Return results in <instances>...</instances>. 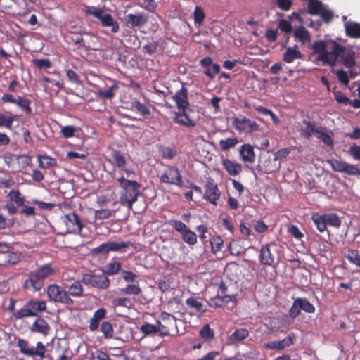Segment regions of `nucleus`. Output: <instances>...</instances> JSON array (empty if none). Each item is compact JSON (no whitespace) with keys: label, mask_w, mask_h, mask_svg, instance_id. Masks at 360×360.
Here are the masks:
<instances>
[{"label":"nucleus","mask_w":360,"mask_h":360,"mask_svg":"<svg viewBox=\"0 0 360 360\" xmlns=\"http://www.w3.org/2000/svg\"><path fill=\"white\" fill-rule=\"evenodd\" d=\"M311 49L314 53L318 54L316 62H322L332 68L338 63H342L347 68H351L356 65L355 52L333 40L315 41Z\"/></svg>","instance_id":"obj_1"},{"label":"nucleus","mask_w":360,"mask_h":360,"mask_svg":"<svg viewBox=\"0 0 360 360\" xmlns=\"http://www.w3.org/2000/svg\"><path fill=\"white\" fill-rule=\"evenodd\" d=\"M117 181L120 187L119 202L122 205L131 210L133 204L141 195V185L136 181L129 180L123 176L118 178Z\"/></svg>","instance_id":"obj_2"},{"label":"nucleus","mask_w":360,"mask_h":360,"mask_svg":"<svg viewBox=\"0 0 360 360\" xmlns=\"http://www.w3.org/2000/svg\"><path fill=\"white\" fill-rule=\"evenodd\" d=\"M56 272V269L51 264H44L37 270L29 274L28 278L25 280L24 286L26 289L39 291L44 286V281L54 275Z\"/></svg>","instance_id":"obj_3"},{"label":"nucleus","mask_w":360,"mask_h":360,"mask_svg":"<svg viewBox=\"0 0 360 360\" xmlns=\"http://www.w3.org/2000/svg\"><path fill=\"white\" fill-rule=\"evenodd\" d=\"M46 303L41 300H32L27 302L24 307L14 314L16 319L35 316L39 313L46 311Z\"/></svg>","instance_id":"obj_4"},{"label":"nucleus","mask_w":360,"mask_h":360,"mask_svg":"<svg viewBox=\"0 0 360 360\" xmlns=\"http://www.w3.org/2000/svg\"><path fill=\"white\" fill-rule=\"evenodd\" d=\"M86 13L91 15L98 19L101 25L105 27H110L113 33H116L119 30L118 23L113 19L112 16L100 8L95 6H89L86 10Z\"/></svg>","instance_id":"obj_5"},{"label":"nucleus","mask_w":360,"mask_h":360,"mask_svg":"<svg viewBox=\"0 0 360 360\" xmlns=\"http://www.w3.org/2000/svg\"><path fill=\"white\" fill-rule=\"evenodd\" d=\"M82 282L93 288L105 290L110 286V280L103 273L101 274H84L82 278Z\"/></svg>","instance_id":"obj_6"},{"label":"nucleus","mask_w":360,"mask_h":360,"mask_svg":"<svg viewBox=\"0 0 360 360\" xmlns=\"http://www.w3.org/2000/svg\"><path fill=\"white\" fill-rule=\"evenodd\" d=\"M46 292L51 301L65 304H73V300L70 297L68 292L57 285H49Z\"/></svg>","instance_id":"obj_7"},{"label":"nucleus","mask_w":360,"mask_h":360,"mask_svg":"<svg viewBox=\"0 0 360 360\" xmlns=\"http://www.w3.org/2000/svg\"><path fill=\"white\" fill-rule=\"evenodd\" d=\"M326 162L335 172L345 173L350 176H360V169L356 165L333 158L328 160Z\"/></svg>","instance_id":"obj_8"},{"label":"nucleus","mask_w":360,"mask_h":360,"mask_svg":"<svg viewBox=\"0 0 360 360\" xmlns=\"http://www.w3.org/2000/svg\"><path fill=\"white\" fill-rule=\"evenodd\" d=\"M130 242H116L108 241L101 244L99 246L94 248L92 252L96 255L108 254L110 252H118L125 249L130 245Z\"/></svg>","instance_id":"obj_9"},{"label":"nucleus","mask_w":360,"mask_h":360,"mask_svg":"<svg viewBox=\"0 0 360 360\" xmlns=\"http://www.w3.org/2000/svg\"><path fill=\"white\" fill-rule=\"evenodd\" d=\"M62 221L66 226L67 233L81 232L83 224L75 212H71L64 215L62 217Z\"/></svg>","instance_id":"obj_10"},{"label":"nucleus","mask_w":360,"mask_h":360,"mask_svg":"<svg viewBox=\"0 0 360 360\" xmlns=\"http://www.w3.org/2000/svg\"><path fill=\"white\" fill-rule=\"evenodd\" d=\"M162 183L181 186L182 184L179 170L174 167H168L160 176Z\"/></svg>","instance_id":"obj_11"},{"label":"nucleus","mask_w":360,"mask_h":360,"mask_svg":"<svg viewBox=\"0 0 360 360\" xmlns=\"http://www.w3.org/2000/svg\"><path fill=\"white\" fill-rule=\"evenodd\" d=\"M295 339L296 335L290 333L283 340L269 342L264 345V347L266 349L281 351L292 345Z\"/></svg>","instance_id":"obj_12"},{"label":"nucleus","mask_w":360,"mask_h":360,"mask_svg":"<svg viewBox=\"0 0 360 360\" xmlns=\"http://www.w3.org/2000/svg\"><path fill=\"white\" fill-rule=\"evenodd\" d=\"M233 126L240 131L250 133L259 130V124L248 118L236 117L233 121Z\"/></svg>","instance_id":"obj_13"},{"label":"nucleus","mask_w":360,"mask_h":360,"mask_svg":"<svg viewBox=\"0 0 360 360\" xmlns=\"http://www.w3.org/2000/svg\"><path fill=\"white\" fill-rule=\"evenodd\" d=\"M274 243L262 245L260 249L259 261L262 264L271 266L274 262V257L271 248L275 247Z\"/></svg>","instance_id":"obj_14"},{"label":"nucleus","mask_w":360,"mask_h":360,"mask_svg":"<svg viewBox=\"0 0 360 360\" xmlns=\"http://www.w3.org/2000/svg\"><path fill=\"white\" fill-rule=\"evenodd\" d=\"M187 94V89L182 86L181 89L173 96L176 106L179 110H185L188 108L189 103Z\"/></svg>","instance_id":"obj_15"},{"label":"nucleus","mask_w":360,"mask_h":360,"mask_svg":"<svg viewBox=\"0 0 360 360\" xmlns=\"http://www.w3.org/2000/svg\"><path fill=\"white\" fill-rule=\"evenodd\" d=\"M220 196V191L217 185L212 182H208L205 186L204 198L207 199L212 204L216 205L217 200Z\"/></svg>","instance_id":"obj_16"},{"label":"nucleus","mask_w":360,"mask_h":360,"mask_svg":"<svg viewBox=\"0 0 360 360\" xmlns=\"http://www.w3.org/2000/svg\"><path fill=\"white\" fill-rule=\"evenodd\" d=\"M30 330L33 333H38L44 336H46L50 331V327L46 320L42 318H38L31 326Z\"/></svg>","instance_id":"obj_17"},{"label":"nucleus","mask_w":360,"mask_h":360,"mask_svg":"<svg viewBox=\"0 0 360 360\" xmlns=\"http://www.w3.org/2000/svg\"><path fill=\"white\" fill-rule=\"evenodd\" d=\"M148 21V17L145 14H128L126 16V22L131 27L142 26Z\"/></svg>","instance_id":"obj_18"},{"label":"nucleus","mask_w":360,"mask_h":360,"mask_svg":"<svg viewBox=\"0 0 360 360\" xmlns=\"http://www.w3.org/2000/svg\"><path fill=\"white\" fill-rule=\"evenodd\" d=\"M21 259V253L18 251H14L13 248H11L5 255L4 258L1 259L2 266H7L8 264L14 265L18 263Z\"/></svg>","instance_id":"obj_19"},{"label":"nucleus","mask_w":360,"mask_h":360,"mask_svg":"<svg viewBox=\"0 0 360 360\" xmlns=\"http://www.w3.org/2000/svg\"><path fill=\"white\" fill-rule=\"evenodd\" d=\"M106 310L103 308L98 309L94 313L89 321V330L95 331L99 326L100 321L105 318Z\"/></svg>","instance_id":"obj_20"},{"label":"nucleus","mask_w":360,"mask_h":360,"mask_svg":"<svg viewBox=\"0 0 360 360\" xmlns=\"http://www.w3.org/2000/svg\"><path fill=\"white\" fill-rule=\"evenodd\" d=\"M302 57V53L297 49L296 46L287 47L283 54V60L285 63H292L296 59H300Z\"/></svg>","instance_id":"obj_21"},{"label":"nucleus","mask_w":360,"mask_h":360,"mask_svg":"<svg viewBox=\"0 0 360 360\" xmlns=\"http://www.w3.org/2000/svg\"><path fill=\"white\" fill-rule=\"evenodd\" d=\"M289 154V150L288 149H281L278 150L276 153H274L273 162H274V166L270 167L269 168L266 169V172H272L278 170L280 167V162L279 161L281 160L283 158H285Z\"/></svg>","instance_id":"obj_22"},{"label":"nucleus","mask_w":360,"mask_h":360,"mask_svg":"<svg viewBox=\"0 0 360 360\" xmlns=\"http://www.w3.org/2000/svg\"><path fill=\"white\" fill-rule=\"evenodd\" d=\"M248 336V330L246 328H238L229 336L228 341L229 344L234 345L245 340Z\"/></svg>","instance_id":"obj_23"},{"label":"nucleus","mask_w":360,"mask_h":360,"mask_svg":"<svg viewBox=\"0 0 360 360\" xmlns=\"http://www.w3.org/2000/svg\"><path fill=\"white\" fill-rule=\"evenodd\" d=\"M347 35L353 38H360V24L355 22H347L345 24Z\"/></svg>","instance_id":"obj_24"},{"label":"nucleus","mask_w":360,"mask_h":360,"mask_svg":"<svg viewBox=\"0 0 360 360\" xmlns=\"http://www.w3.org/2000/svg\"><path fill=\"white\" fill-rule=\"evenodd\" d=\"M242 159L245 162H253L255 160V153L253 148L250 144H244L240 151Z\"/></svg>","instance_id":"obj_25"},{"label":"nucleus","mask_w":360,"mask_h":360,"mask_svg":"<svg viewBox=\"0 0 360 360\" xmlns=\"http://www.w3.org/2000/svg\"><path fill=\"white\" fill-rule=\"evenodd\" d=\"M330 134H332V132L330 131L329 133L327 129L323 127H317L316 131V136L320 139L326 145L332 147L333 146V141Z\"/></svg>","instance_id":"obj_26"},{"label":"nucleus","mask_w":360,"mask_h":360,"mask_svg":"<svg viewBox=\"0 0 360 360\" xmlns=\"http://www.w3.org/2000/svg\"><path fill=\"white\" fill-rule=\"evenodd\" d=\"M294 37L302 44L309 43L311 41V35L309 31L302 26L294 30Z\"/></svg>","instance_id":"obj_27"},{"label":"nucleus","mask_w":360,"mask_h":360,"mask_svg":"<svg viewBox=\"0 0 360 360\" xmlns=\"http://www.w3.org/2000/svg\"><path fill=\"white\" fill-rule=\"evenodd\" d=\"M223 165L226 168L227 172L231 176L238 174L242 169L240 165L233 162L229 159H226L223 161Z\"/></svg>","instance_id":"obj_28"},{"label":"nucleus","mask_w":360,"mask_h":360,"mask_svg":"<svg viewBox=\"0 0 360 360\" xmlns=\"http://www.w3.org/2000/svg\"><path fill=\"white\" fill-rule=\"evenodd\" d=\"M174 121L187 127H193L195 126V122L189 118L184 111L183 112H176Z\"/></svg>","instance_id":"obj_29"},{"label":"nucleus","mask_w":360,"mask_h":360,"mask_svg":"<svg viewBox=\"0 0 360 360\" xmlns=\"http://www.w3.org/2000/svg\"><path fill=\"white\" fill-rule=\"evenodd\" d=\"M303 123L306 126L300 129V134L306 139H310L312 134H316L317 127H316L315 124L309 121L304 120Z\"/></svg>","instance_id":"obj_30"},{"label":"nucleus","mask_w":360,"mask_h":360,"mask_svg":"<svg viewBox=\"0 0 360 360\" xmlns=\"http://www.w3.org/2000/svg\"><path fill=\"white\" fill-rule=\"evenodd\" d=\"M14 104L25 111L26 114H30L32 112L30 108L31 101L29 99L18 96L16 97Z\"/></svg>","instance_id":"obj_31"},{"label":"nucleus","mask_w":360,"mask_h":360,"mask_svg":"<svg viewBox=\"0 0 360 360\" xmlns=\"http://www.w3.org/2000/svg\"><path fill=\"white\" fill-rule=\"evenodd\" d=\"M10 200L14 202L16 206H24L25 199L22 194L18 190H12L9 192L8 195Z\"/></svg>","instance_id":"obj_32"},{"label":"nucleus","mask_w":360,"mask_h":360,"mask_svg":"<svg viewBox=\"0 0 360 360\" xmlns=\"http://www.w3.org/2000/svg\"><path fill=\"white\" fill-rule=\"evenodd\" d=\"M131 108L139 112L142 115L147 117L150 114V108L148 105L141 103L139 101L131 103Z\"/></svg>","instance_id":"obj_33"},{"label":"nucleus","mask_w":360,"mask_h":360,"mask_svg":"<svg viewBox=\"0 0 360 360\" xmlns=\"http://www.w3.org/2000/svg\"><path fill=\"white\" fill-rule=\"evenodd\" d=\"M322 2L319 0H308L309 13L311 15H318L323 8Z\"/></svg>","instance_id":"obj_34"},{"label":"nucleus","mask_w":360,"mask_h":360,"mask_svg":"<svg viewBox=\"0 0 360 360\" xmlns=\"http://www.w3.org/2000/svg\"><path fill=\"white\" fill-rule=\"evenodd\" d=\"M232 297L231 295H217L215 297L211 300V305L217 307H221L226 303L231 302Z\"/></svg>","instance_id":"obj_35"},{"label":"nucleus","mask_w":360,"mask_h":360,"mask_svg":"<svg viewBox=\"0 0 360 360\" xmlns=\"http://www.w3.org/2000/svg\"><path fill=\"white\" fill-rule=\"evenodd\" d=\"M121 270V264L114 262L109 263L105 266V269H102L103 273L106 276H112L118 273Z\"/></svg>","instance_id":"obj_36"},{"label":"nucleus","mask_w":360,"mask_h":360,"mask_svg":"<svg viewBox=\"0 0 360 360\" xmlns=\"http://www.w3.org/2000/svg\"><path fill=\"white\" fill-rule=\"evenodd\" d=\"M323 219L326 221V225L338 228L341 225V221L337 214L333 213L323 214Z\"/></svg>","instance_id":"obj_37"},{"label":"nucleus","mask_w":360,"mask_h":360,"mask_svg":"<svg viewBox=\"0 0 360 360\" xmlns=\"http://www.w3.org/2000/svg\"><path fill=\"white\" fill-rule=\"evenodd\" d=\"M39 165L41 168H49L55 166L56 161L55 159L47 155H38Z\"/></svg>","instance_id":"obj_38"},{"label":"nucleus","mask_w":360,"mask_h":360,"mask_svg":"<svg viewBox=\"0 0 360 360\" xmlns=\"http://www.w3.org/2000/svg\"><path fill=\"white\" fill-rule=\"evenodd\" d=\"M17 344L22 353L29 356H33V347H30L27 341L22 339H18Z\"/></svg>","instance_id":"obj_39"},{"label":"nucleus","mask_w":360,"mask_h":360,"mask_svg":"<svg viewBox=\"0 0 360 360\" xmlns=\"http://www.w3.org/2000/svg\"><path fill=\"white\" fill-rule=\"evenodd\" d=\"M183 240L189 245H195L197 243V236L195 232L188 228L181 234Z\"/></svg>","instance_id":"obj_40"},{"label":"nucleus","mask_w":360,"mask_h":360,"mask_svg":"<svg viewBox=\"0 0 360 360\" xmlns=\"http://www.w3.org/2000/svg\"><path fill=\"white\" fill-rule=\"evenodd\" d=\"M238 143L236 138H228L226 139H221L219 141V146L221 149L224 151L228 150L229 149L235 147Z\"/></svg>","instance_id":"obj_41"},{"label":"nucleus","mask_w":360,"mask_h":360,"mask_svg":"<svg viewBox=\"0 0 360 360\" xmlns=\"http://www.w3.org/2000/svg\"><path fill=\"white\" fill-rule=\"evenodd\" d=\"M70 295L75 297H80L82 295L83 288L79 281H74L68 288Z\"/></svg>","instance_id":"obj_42"},{"label":"nucleus","mask_w":360,"mask_h":360,"mask_svg":"<svg viewBox=\"0 0 360 360\" xmlns=\"http://www.w3.org/2000/svg\"><path fill=\"white\" fill-rule=\"evenodd\" d=\"M345 257L352 263L360 266V257L356 250H348L345 252Z\"/></svg>","instance_id":"obj_43"},{"label":"nucleus","mask_w":360,"mask_h":360,"mask_svg":"<svg viewBox=\"0 0 360 360\" xmlns=\"http://www.w3.org/2000/svg\"><path fill=\"white\" fill-rule=\"evenodd\" d=\"M312 220L320 232H323L326 230V221L323 219V215H313Z\"/></svg>","instance_id":"obj_44"},{"label":"nucleus","mask_w":360,"mask_h":360,"mask_svg":"<svg viewBox=\"0 0 360 360\" xmlns=\"http://www.w3.org/2000/svg\"><path fill=\"white\" fill-rule=\"evenodd\" d=\"M112 158L115 160L116 166L121 170L125 169L126 160L123 155H122L118 151H114L112 153Z\"/></svg>","instance_id":"obj_45"},{"label":"nucleus","mask_w":360,"mask_h":360,"mask_svg":"<svg viewBox=\"0 0 360 360\" xmlns=\"http://www.w3.org/2000/svg\"><path fill=\"white\" fill-rule=\"evenodd\" d=\"M16 115L6 117L3 114H0V127H4L7 129L12 128L13 121L17 118Z\"/></svg>","instance_id":"obj_46"},{"label":"nucleus","mask_w":360,"mask_h":360,"mask_svg":"<svg viewBox=\"0 0 360 360\" xmlns=\"http://www.w3.org/2000/svg\"><path fill=\"white\" fill-rule=\"evenodd\" d=\"M101 330L103 333V335L105 338H111L113 336V328L112 325L108 322L104 321L102 323L101 326Z\"/></svg>","instance_id":"obj_47"},{"label":"nucleus","mask_w":360,"mask_h":360,"mask_svg":"<svg viewBox=\"0 0 360 360\" xmlns=\"http://www.w3.org/2000/svg\"><path fill=\"white\" fill-rule=\"evenodd\" d=\"M82 33L73 32L71 36V41L77 45H79L80 47L85 48L86 49H89V47L86 46L84 39L82 37Z\"/></svg>","instance_id":"obj_48"},{"label":"nucleus","mask_w":360,"mask_h":360,"mask_svg":"<svg viewBox=\"0 0 360 360\" xmlns=\"http://www.w3.org/2000/svg\"><path fill=\"white\" fill-rule=\"evenodd\" d=\"M302 310L307 313H313L315 311L314 307L305 298H297Z\"/></svg>","instance_id":"obj_49"},{"label":"nucleus","mask_w":360,"mask_h":360,"mask_svg":"<svg viewBox=\"0 0 360 360\" xmlns=\"http://www.w3.org/2000/svg\"><path fill=\"white\" fill-rule=\"evenodd\" d=\"M115 306L124 307L128 309H131L133 307V303L130 299L127 297H121L115 299L112 302Z\"/></svg>","instance_id":"obj_50"},{"label":"nucleus","mask_w":360,"mask_h":360,"mask_svg":"<svg viewBox=\"0 0 360 360\" xmlns=\"http://www.w3.org/2000/svg\"><path fill=\"white\" fill-rule=\"evenodd\" d=\"M122 292L127 295H138L141 293V290L137 285L130 284L127 285L126 288L122 289Z\"/></svg>","instance_id":"obj_51"},{"label":"nucleus","mask_w":360,"mask_h":360,"mask_svg":"<svg viewBox=\"0 0 360 360\" xmlns=\"http://www.w3.org/2000/svg\"><path fill=\"white\" fill-rule=\"evenodd\" d=\"M223 240L219 236H213L210 239V244L213 252L219 251L223 245Z\"/></svg>","instance_id":"obj_52"},{"label":"nucleus","mask_w":360,"mask_h":360,"mask_svg":"<svg viewBox=\"0 0 360 360\" xmlns=\"http://www.w3.org/2000/svg\"><path fill=\"white\" fill-rule=\"evenodd\" d=\"M141 331L146 335L158 333L157 326L146 323L141 327Z\"/></svg>","instance_id":"obj_53"},{"label":"nucleus","mask_w":360,"mask_h":360,"mask_svg":"<svg viewBox=\"0 0 360 360\" xmlns=\"http://www.w3.org/2000/svg\"><path fill=\"white\" fill-rule=\"evenodd\" d=\"M116 89H117V86L113 84L106 91H99L98 94L103 98L111 99L114 96V91Z\"/></svg>","instance_id":"obj_54"},{"label":"nucleus","mask_w":360,"mask_h":360,"mask_svg":"<svg viewBox=\"0 0 360 360\" xmlns=\"http://www.w3.org/2000/svg\"><path fill=\"white\" fill-rule=\"evenodd\" d=\"M200 335L203 339L206 340H210L212 339L214 336V332L210 328V326L208 324H206L201 329Z\"/></svg>","instance_id":"obj_55"},{"label":"nucleus","mask_w":360,"mask_h":360,"mask_svg":"<svg viewBox=\"0 0 360 360\" xmlns=\"http://www.w3.org/2000/svg\"><path fill=\"white\" fill-rule=\"evenodd\" d=\"M186 303L190 307L194 308L197 311H202V303L198 302L196 299L193 297L188 298L186 301Z\"/></svg>","instance_id":"obj_56"},{"label":"nucleus","mask_w":360,"mask_h":360,"mask_svg":"<svg viewBox=\"0 0 360 360\" xmlns=\"http://www.w3.org/2000/svg\"><path fill=\"white\" fill-rule=\"evenodd\" d=\"M160 153L163 158L169 160L173 159L176 155V152L174 149L169 147L162 148L160 149Z\"/></svg>","instance_id":"obj_57"},{"label":"nucleus","mask_w":360,"mask_h":360,"mask_svg":"<svg viewBox=\"0 0 360 360\" xmlns=\"http://www.w3.org/2000/svg\"><path fill=\"white\" fill-rule=\"evenodd\" d=\"M193 14L195 24L201 25L205 18V13L202 8L196 6Z\"/></svg>","instance_id":"obj_58"},{"label":"nucleus","mask_w":360,"mask_h":360,"mask_svg":"<svg viewBox=\"0 0 360 360\" xmlns=\"http://www.w3.org/2000/svg\"><path fill=\"white\" fill-rule=\"evenodd\" d=\"M33 356H39L40 358H44L46 353V347L41 342H38L36 345V349L33 348Z\"/></svg>","instance_id":"obj_59"},{"label":"nucleus","mask_w":360,"mask_h":360,"mask_svg":"<svg viewBox=\"0 0 360 360\" xmlns=\"http://www.w3.org/2000/svg\"><path fill=\"white\" fill-rule=\"evenodd\" d=\"M336 75L339 81L344 85L347 86L349 84V75L348 72L344 70H339L336 71Z\"/></svg>","instance_id":"obj_60"},{"label":"nucleus","mask_w":360,"mask_h":360,"mask_svg":"<svg viewBox=\"0 0 360 360\" xmlns=\"http://www.w3.org/2000/svg\"><path fill=\"white\" fill-rule=\"evenodd\" d=\"M220 66L218 64L212 65L204 73L210 79H213L219 72Z\"/></svg>","instance_id":"obj_61"},{"label":"nucleus","mask_w":360,"mask_h":360,"mask_svg":"<svg viewBox=\"0 0 360 360\" xmlns=\"http://www.w3.org/2000/svg\"><path fill=\"white\" fill-rule=\"evenodd\" d=\"M113 211L108 209H102L95 211L94 216L98 219H105L108 218L112 214Z\"/></svg>","instance_id":"obj_62"},{"label":"nucleus","mask_w":360,"mask_h":360,"mask_svg":"<svg viewBox=\"0 0 360 360\" xmlns=\"http://www.w3.org/2000/svg\"><path fill=\"white\" fill-rule=\"evenodd\" d=\"M302 310L301 306H300L299 301L297 299H295L293 302L292 306L291 307L290 309V316L295 319L298 314H300V311Z\"/></svg>","instance_id":"obj_63"},{"label":"nucleus","mask_w":360,"mask_h":360,"mask_svg":"<svg viewBox=\"0 0 360 360\" xmlns=\"http://www.w3.org/2000/svg\"><path fill=\"white\" fill-rule=\"evenodd\" d=\"M171 225L176 231L181 234L188 229L185 224L178 220L172 221Z\"/></svg>","instance_id":"obj_64"}]
</instances>
